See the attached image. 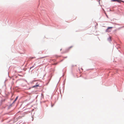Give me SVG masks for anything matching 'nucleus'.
<instances>
[{"instance_id": "f03ea898", "label": "nucleus", "mask_w": 124, "mask_h": 124, "mask_svg": "<svg viewBox=\"0 0 124 124\" xmlns=\"http://www.w3.org/2000/svg\"><path fill=\"white\" fill-rule=\"evenodd\" d=\"M18 97H17L16 98V99H15V101H14V102H15L17 100V99H18Z\"/></svg>"}, {"instance_id": "f257e3e1", "label": "nucleus", "mask_w": 124, "mask_h": 124, "mask_svg": "<svg viewBox=\"0 0 124 124\" xmlns=\"http://www.w3.org/2000/svg\"><path fill=\"white\" fill-rule=\"evenodd\" d=\"M112 1H117L119 3L121 2V1L120 0H112Z\"/></svg>"}, {"instance_id": "0eeeda50", "label": "nucleus", "mask_w": 124, "mask_h": 124, "mask_svg": "<svg viewBox=\"0 0 124 124\" xmlns=\"http://www.w3.org/2000/svg\"><path fill=\"white\" fill-rule=\"evenodd\" d=\"M34 67V66H32V67H31L30 68V69H31L32 68H33Z\"/></svg>"}, {"instance_id": "7ed1b4c3", "label": "nucleus", "mask_w": 124, "mask_h": 124, "mask_svg": "<svg viewBox=\"0 0 124 124\" xmlns=\"http://www.w3.org/2000/svg\"><path fill=\"white\" fill-rule=\"evenodd\" d=\"M55 57H60V56H58V55H55Z\"/></svg>"}, {"instance_id": "1a4fd4ad", "label": "nucleus", "mask_w": 124, "mask_h": 124, "mask_svg": "<svg viewBox=\"0 0 124 124\" xmlns=\"http://www.w3.org/2000/svg\"><path fill=\"white\" fill-rule=\"evenodd\" d=\"M105 14L106 15V16H107V17H108V16H107V15H106V13H105Z\"/></svg>"}, {"instance_id": "20e7f679", "label": "nucleus", "mask_w": 124, "mask_h": 124, "mask_svg": "<svg viewBox=\"0 0 124 124\" xmlns=\"http://www.w3.org/2000/svg\"><path fill=\"white\" fill-rule=\"evenodd\" d=\"M110 40H111V37H109V41H110Z\"/></svg>"}, {"instance_id": "6e6552de", "label": "nucleus", "mask_w": 124, "mask_h": 124, "mask_svg": "<svg viewBox=\"0 0 124 124\" xmlns=\"http://www.w3.org/2000/svg\"><path fill=\"white\" fill-rule=\"evenodd\" d=\"M72 46H70V48H71L72 47Z\"/></svg>"}, {"instance_id": "423d86ee", "label": "nucleus", "mask_w": 124, "mask_h": 124, "mask_svg": "<svg viewBox=\"0 0 124 124\" xmlns=\"http://www.w3.org/2000/svg\"><path fill=\"white\" fill-rule=\"evenodd\" d=\"M31 59H33V58H36L35 57H31Z\"/></svg>"}, {"instance_id": "39448f33", "label": "nucleus", "mask_w": 124, "mask_h": 124, "mask_svg": "<svg viewBox=\"0 0 124 124\" xmlns=\"http://www.w3.org/2000/svg\"><path fill=\"white\" fill-rule=\"evenodd\" d=\"M113 27H109V30L110 29H111V28H112Z\"/></svg>"}, {"instance_id": "9d476101", "label": "nucleus", "mask_w": 124, "mask_h": 124, "mask_svg": "<svg viewBox=\"0 0 124 124\" xmlns=\"http://www.w3.org/2000/svg\"><path fill=\"white\" fill-rule=\"evenodd\" d=\"M100 0H99V1H100Z\"/></svg>"}]
</instances>
